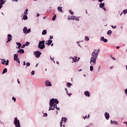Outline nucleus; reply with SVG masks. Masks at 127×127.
I'll list each match as a JSON object with an SVG mask.
<instances>
[{
    "mask_svg": "<svg viewBox=\"0 0 127 127\" xmlns=\"http://www.w3.org/2000/svg\"><path fill=\"white\" fill-rule=\"evenodd\" d=\"M65 91H66V93H68V90H67V88H65Z\"/></svg>",
    "mask_w": 127,
    "mask_h": 127,
    "instance_id": "nucleus-53",
    "label": "nucleus"
},
{
    "mask_svg": "<svg viewBox=\"0 0 127 127\" xmlns=\"http://www.w3.org/2000/svg\"><path fill=\"white\" fill-rule=\"evenodd\" d=\"M89 118H90V114H88L87 116V119H89Z\"/></svg>",
    "mask_w": 127,
    "mask_h": 127,
    "instance_id": "nucleus-52",
    "label": "nucleus"
},
{
    "mask_svg": "<svg viewBox=\"0 0 127 127\" xmlns=\"http://www.w3.org/2000/svg\"><path fill=\"white\" fill-rule=\"evenodd\" d=\"M53 45H54V44H52L51 45V46H53Z\"/></svg>",
    "mask_w": 127,
    "mask_h": 127,
    "instance_id": "nucleus-61",
    "label": "nucleus"
},
{
    "mask_svg": "<svg viewBox=\"0 0 127 127\" xmlns=\"http://www.w3.org/2000/svg\"><path fill=\"white\" fill-rule=\"evenodd\" d=\"M45 43V40H43L42 41H40L38 46V48H40V49H44V48H45V45H44Z\"/></svg>",
    "mask_w": 127,
    "mask_h": 127,
    "instance_id": "nucleus-3",
    "label": "nucleus"
},
{
    "mask_svg": "<svg viewBox=\"0 0 127 127\" xmlns=\"http://www.w3.org/2000/svg\"><path fill=\"white\" fill-rule=\"evenodd\" d=\"M100 69H101V67H98V70H100Z\"/></svg>",
    "mask_w": 127,
    "mask_h": 127,
    "instance_id": "nucleus-60",
    "label": "nucleus"
},
{
    "mask_svg": "<svg viewBox=\"0 0 127 127\" xmlns=\"http://www.w3.org/2000/svg\"><path fill=\"white\" fill-rule=\"evenodd\" d=\"M50 39H53V36H50Z\"/></svg>",
    "mask_w": 127,
    "mask_h": 127,
    "instance_id": "nucleus-46",
    "label": "nucleus"
},
{
    "mask_svg": "<svg viewBox=\"0 0 127 127\" xmlns=\"http://www.w3.org/2000/svg\"><path fill=\"white\" fill-rule=\"evenodd\" d=\"M112 68H113V66H111V69H112Z\"/></svg>",
    "mask_w": 127,
    "mask_h": 127,
    "instance_id": "nucleus-64",
    "label": "nucleus"
},
{
    "mask_svg": "<svg viewBox=\"0 0 127 127\" xmlns=\"http://www.w3.org/2000/svg\"><path fill=\"white\" fill-rule=\"evenodd\" d=\"M17 45H18V49H20V47H21V44L20 43H16Z\"/></svg>",
    "mask_w": 127,
    "mask_h": 127,
    "instance_id": "nucleus-20",
    "label": "nucleus"
},
{
    "mask_svg": "<svg viewBox=\"0 0 127 127\" xmlns=\"http://www.w3.org/2000/svg\"><path fill=\"white\" fill-rule=\"evenodd\" d=\"M90 71H93L94 70V68L93 67V65H91L90 67Z\"/></svg>",
    "mask_w": 127,
    "mask_h": 127,
    "instance_id": "nucleus-31",
    "label": "nucleus"
},
{
    "mask_svg": "<svg viewBox=\"0 0 127 127\" xmlns=\"http://www.w3.org/2000/svg\"><path fill=\"white\" fill-rule=\"evenodd\" d=\"M27 31V27H24L23 29V32L24 33H26Z\"/></svg>",
    "mask_w": 127,
    "mask_h": 127,
    "instance_id": "nucleus-21",
    "label": "nucleus"
},
{
    "mask_svg": "<svg viewBox=\"0 0 127 127\" xmlns=\"http://www.w3.org/2000/svg\"><path fill=\"white\" fill-rule=\"evenodd\" d=\"M56 20V14H55L52 18V20Z\"/></svg>",
    "mask_w": 127,
    "mask_h": 127,
    "instance_id": "nucleus-29",
    "label": "nucleus"
},
{
    "mask_svg": "<svg viewBox=\"0 0 127 127\" xmlns=\"http://www.w3.org/2000/svg\"><path fill=\"white\" fill-rule=\"evenodd\" d=\"M105 117L106 120H109V119H110V114L106 112L105 114Z\"/></svg>",
    "mask_w": 127,
    "mask_h": 127,
    "instance_id": "nucleus-14",
    "label": "nucleus"
},
{
    "mask_svg": "<svg viewBox=\"0 0 127 127\" xmlns=\"http://www.w3.org/2000/svg\"><path fill=\"white\" fill-rule=\"evenodd\" d=\"M27 19V15H24L22 18V19H24V20H26Z\"/></svg>",
    "mask_w": 127,
    "mask_h": 127,
    "instance_id": "nucleus-22",
    "label": "nucleus"
},
{
    "mask_svg": "<svg viewBox=\"0 0 127 127\" xmlns=\"http://www.w3.org/2000/svg\"><path fill=\"white\" fill-rule=\"evenodd\" d=\"M67 19L69 20H75V16H68L67 17Z\"/></svg>",
    "mask_w": 127,
    "mask_h": 127,
    "instance_id": "nucleus-12",
    "label": "nucleus"
},
{
    "mask_svg": "<svg viewBox=\"0 0 127 127\" xmlns=\"http://www.w3.org/2000/svg\"><path fill=\"white\" fill-rule=\"evenodd\" d=\"M23 65H24V66H25L26 65V63H25V62H23Z\"/></svg>",
    "mask_w": 127,
    "mask_h": 127,
    "instance_id": "nucleus-47",
    "label": "nucleus"
},
{
    "mask_svg": "<svg viewBox=\"0 0 127 127\" xmlns=\"http://www.w3.org/2000/svg\"><path fill=\"white\" fill-rule=\"evenodd\" d=\"M40 14L39 13H37V16H39Z\"/></svg>",
    "mask_w": 127,
    "mask_h": 127,
    "instance_id": "nucleus-58",
    "label": "nucleus"
},
{
    "mask_svg": "<svg viewBox=\"0 0 127 127\" xmlns=\"http://www.w3.org/2000/svg\"><path fill=\"white\" fill-rule=\"evenodd\" d=\"M111 124H114V125H118V122L116 121H113V120L111 121Z\"/></svg>",
    "mask_w": 127,
    "mask_h": 127,
    "instance_id": "nucleus-25",
    "label": "nucleus"
},
{
    "mask_svg": "<svg viewBox=\"0 0 127 127\" xmlns=\"http://www.w3.org/2000/svg\"><path fill=\"white\" fill-rule=\"evenodd\" d=\"M37 65H38V64H36V67H37Z\"/></svg>",
    "mask_w": 127,
    "mask_h": 127,
    "instance_id": "nucleus-63",
    "label": "nucleus"
},
{
    "mask_svg": "<svg viewBox=\"0 0 127 127\" xmlns=\"http://www.w3.org/2000/svg\"><path fill=\"white\" fill-rule=\"evenodd\" d=\"M66 94L68 95V97H70L71 95H72V94L71 93H68V92H66Z\"/></svg>",
    "mask_w": 127,
    "mask_h": 127,
    "instance_id": "nucleus-39",
    "label": "nucleus"
},
{
    "mask_svg": "<svg viewBox=\"0 0 127 127\" xmlns=\"http://www.w3.org/2000/svg\"><path fill=\"white\" fill-rule=\"evenodd\" d=\"M123 13L124 14H126V13H127V9H125V10H123Z\"/></svg>",
    "mask_w": 127,
    "mask_h": 127,
    "instance_id": "nucleus-33",
    "label": "nucleus"
},
{
    "mask_svg": "<svg viewBox=\"0 0 127 127\" xmlns=\"http://www.w3.org/2000/svg\"><path fill=\"white\" fill-rule=\"evenodd\" d=\"M50 59H51V60H53V58H51V57H50Z\"/></svg>",
    "mask_w": 127,
    "mask_h": 127,
    "instance_id": "nucleus-59",
    "label": "nucleus"
},
{
    "mask_svg": "<svg viewBox=\"0 0 127 127\" xmlns=\"http://www.w3.org/2000/svg\"><path fill=\"white\" fill-rule=\"evenodd\" d=\"M103 0H98V1H99V2H102V1H103Z\"/></svg>",
    "mask_w": 127,
    "mask_h": 127,
    "instance_id": "nucleus-51",
    "label": "nucleus"
},
{
    "mask_svg": "<svg viewBox=\"0 0 127 127\" xmlns=\"http://www.w3.org/2000/svg\"><path fill=\"white\" fill-rule=\"evenodd\" d=\"M55 104H56L57 105ZM58 104H59V101H58V99H55L54 98L50 99V108L49 111H51V110H52V111H53L55 110V108L58 110H60V108L59 107H57V105H58Z\"/></svg>",
    "mask_w": 127,
    "mask_h": 127,
    "instance_id": "nucleus-1",
    "label": "nucleus"
},
{
    "mask_svg": "<svg viewBox=\"0 0 127 127\" xmlns=\"http://www.w3.org/2000/svg\"><path fill=\"white\" fill-rule=\"evenodd\" d=\"M7 72V68H4L3 71H2V74H5V73H6Z\"/></svg>",
    "mask_w": 127,
    "mask_h": 127,
    "instance_id": "nucleus-24",
    "label": "nucleus"
},
{
    "mask_svg": "<svg viewBox=\"0 0 127 127\" xmlns=\"http://www.w3.org/2000/svg\"><path fill=\"white\" fill-rule=\"evenodd\" d=\"M34 70H32V72H31V75H34Z\"/></svg>",
    "mask_w": 127,
    "mask_h": 127,
    "instance_id": "nucleus-43",
    "label": "nucleus"
},
{
    "mask_svg": "<svg viewBox=\"0 0 127 127\" xmlns=\"http://www.w3.org/2000/svg\"><path fill=\"white\" fill-rule=\"evenodd\" d=\"M18 52H19L20 53L23 54V53H24V50H23V49H20L18 50Z\"/></svg>",
    "mask_w": 127,
    "mask_h": 127,
    "instance_id": "nucleus-23",
    "label": "nucleus"
},
{
    "mask_svg": "<svg viewBox=\"0 0 127 127\" xmlns=\"http://www.w3.org/2000/svg\"><path fill=\"white\" fill-rule=\"evenodd\" d=\"M68 11H69L70 14H72L73 15V13H74V12L71 11V9L70 10H69Z\"/></svg>",
    "mask_w": 127,
    "mask_h": 127,
    "instance_id": "nucleus-35",
    "label": "nucleus"
},
{
    "mask_svg": "<svg viewBox=\"0 0 127 127\" xmlns=\"http://www.w3.org/2000/svg\"><path fill=\"white\" fill-rule=\"evenodd\" d=\"M14 125L16 127H20V123H19V120L16 117L14 118Z\"/></svg>",
    "mask_w": 127,
    "mask_h": 127,
    "instance_id": "nucleus-5",
    "label": "nucleus"
},
{
    "mask_svg": "<svg viewBox=\"0 0 127 127\" xmlns=\"http://www.w3.org/2000/svg\"><path fill=\"white\" fill-rule=\"evenodd\" d=\"M5 62H6V61H5V60L3 59L2 60V63L1 64H3V65H5Z\"/></svg>",
    "mask_w": 127,
    "mask_h": 127,
    "instance_id": "nucleus-26",
    "label": "nucleus"
},
{
    "mask_svg": "<svg viewBox=\"0 0 127 127\" xmlns=\"http://www.w3.org/2000/svg\"><path fill=\"white\" fill-rule=\"evenodd\" d=\"M34 54H35L36 58H39L40 57V55H41V52L39 51H36L34 53Z\"/></svg>",
    "mask_w": 127,
    "mask_h": 127,
    "instance_id": "nucleus-7",
    "label": "nucleus"
},
{
    "mask_svg": "<svg viewBox=\"0 0 127 127\" xmlns=\"http://www.w3.org/2000/svg\"><path fill=\"white\" fill-rule=\"evenodd\" d=\"M117 49H119L120 48V47H116Z\"/></svg>",
    "mask_w": 127,
    "mask_h": 127,
    "instance_id": "nucleus-57",
    "label": "nucleus"
},
{
    "mask_svg": "<svg viewBox=\"0 0 127 127\" xmlns=\"http://www.w3.org/2000/svg\"><path fill=\"white\" fill-rule=\"evenodd\" d=\"M45 44H46V45H48V46L51 45V44H52V40H48V41H46Z\"/></svg>",
    "mask_w": 127,
    "mask_h": 127,
    "instance_id": "nucleus-10",
    "label": "nucleus"
},
{
    "mask_svg": "<svg viewBox=\"0 0 127 127\" xmlns=\"http://www.w3.org/2000/svg\"><path fill=\"white\" fill-rule=\"evenodd\" d=\"M5 2L3 0H0V9L2 7V4H4Z\"/></svg>",
    "mask_w": 127,
    "mask_h": 127,
    "instance_id": "nucleus-13",
    "label": "nucleus"
},
{
    "mask_svg": "<svg viewBox=\"0 0 127 127\" xmlns=\"http://www.w3.org/2000/svg\"><path fill=\"white\" fill-rule=\"evenodd\" d=\"M8 62H9L8 60H7L6 62V63H5V65L6 66H7V65H8Z\"/></svg>",
    "mask_w": 127,
    "mask_h": 127,
    "instance_id": "nucleus-36",
    "label": "nucleus"
},
{
    "mask_svg": "<svg viewBox=\"0 0 127 127\" xmlns=\"http://www.w3.org/2000/svg\"><path fill=\"white\" fill-rule=\"evenodd\" d=\"M26 45H23L21 47V48H24L25 47Z\"/></svg>",
    "mask_w": 127,
    "mask_h": 127,
    "instance_id": "nucleus-45",
    "label": "nucleus"
},
{
    "mask_svg": "<svg viewBox=\"0 0 127 127\" xmlns=\"http://www.w3.org/2000/svg\"><path fill=\"white\" fill-rule=\"evenodd\" d=\"M67 122V118H62V121L60 123V127H65V123Z\"/></svg>",
    "mask_w": 127,
    "mask_h": 127,
    "instance_id": "nucleus-4",
    "label": "nucleus"
},
{
    "mask_svg": "<svg viewBox=\"0 0 127 127\" xmlns=\"http://www.w3.org/2000/svg\"><path fill=\"white\" fill-rule=\"evenodd\" d=\"M25 11H26V12H27V11H28V9H26V10H25Z\"/></svg>",
    "mask_w": 127,
    "mask_h": 127,
    "instance_id": "nucleus-56",
    "label": "nucleus"
},
{
    "mask_svg": "<svg viewBox=\"0 0 127 127\" xmlns=\"http://www.w3.org/2000/svg\"><path fill=\"white\" fill-rule=\"evenodd\" d=\"M126 70H127V65H126Z\"/></svg>",
    "mask_w": 127,
    "mask_h": 127,
    "instance_id": "nucleus-62",
    "label": "nucleus"
},
{
    "mask_svg": "<svg viewBox=\"0 0 127 127\" xmlns=\"http://www.w3.org/2000/svg\"><path fill=\"white\" fill-rule=\"evenodd\" d=\"M77 57H74V58H72V61H73V62H77V61H78V60L77 59Z\"/></svg>",
    "mask_w": 127,
    "mask_h": 127,
    "instance_id": "nucleus-18",
    "label": "nucleus"
},
{
    "mask_svg": "<svg viewBox=\"0 0 127 127\" xmlns=\"http://www.w3.org/2000/svg\"><path fill=\"white\" fill-rule=\"evenodd\" d=\"M13 1H18V0H12Z\"/></svg>",
    "mask_w": 127,
    "mask_h": 127,
    "instance_id": "nucleus-54",
    "label": "nucleus"
},
{
    "mask_svg": "<svg viewBox=\"0 0 127 127\" xmlns=\"http://www.w3.org/2000/svg\"><path fill=\"white\" fill-rule=\"evenodd\" d=\"M74 20H77L78 21H79L80 19H79V17L75 16Z\"/></svg>",
    "mask_w": 127,
    "mask_h": 127,
    "instance_id": "nucleus-30",
    "label": "nucleus"
},
{
    "mask_svg": "<svg viewBox=\"0 0 127 127\" xmlns=\"http://www.w3.org/2000/svg\"><path fill=\"white\" fill-rule=\"evenodd\" d=\"M7 41H6L7 43H8V42H10V41H11V38H12V36L10 34H8L7 35Z\"/></svg>",
    "mask_w": 127,
    "mask_h": 127,
    "instance_id": "nucleus-9",
    "label": "nucleus"
},
{
    "mask_svg": "<svg viewBox=\"0 0 127 127\" xmlns=\"http://www.w3.org/2000/svg\"><path fill=\"white\" fill-rule=\"evenodd\" d=\"M72 86V84L71 83L68 82L67 83V86L68 87V88H70Z\"/></svg>",
    "mask_w": 127,
    "mask_h": 127,
    "instance_id": "nucleus-28",
    "label": "nucleus"
},
{
    "mask_svg": "<svg viewBox=\"0 0 127 127\" xmlns=\"http://www.w3.org/2000/svg\"><path fill=\"white\" fill-rule=\"evenodd\" d=\"M100 7L102 9H104V10H105V11L106 10H107V9L105 8V3H100Z\"/></svg>",
    "mask_w": 127,
    "mask_h": 127,
    "instance_id": "nucleus-8",
    "label": "nucleus"
},
{
    "mask_svg": "<svg viewBox=\"0 0 127 127\" xmlns=\"http://www.w3.org/2000/svg\"><path fill=\"white\" fill-rule=\"evenodd\" d=\"M30 32V29H28V30H27V32L26 33H29Z\"/></svg>",
    "mask_w": 127,
    "mask_h": 127,
    "instance_id": "nucleus-38",
    "label": "nucleus"
},
{
    "mask_svg": "<svg viewBox=\"0 0 127 127\" xmlns=\"http://www.w3.org/2000/svg\"><path fill=\"white\" fill-rule=\"evenodd\" d=\"M83 119H84V120H86V119H87V115L85 116V117H83Z\"/></svg>",
    "mask_w": 127,
    "mask_h": 127,
    "instance_id": "nucleus-44",
    "label": "nucleus"
},
{
    "mask_svg": "<svg viewBox=\"0 0 127 127\" xmlns=\"http://www.w3.org/2000/svg\"><path fill=\"white\" fill-rule=\"evenodd\" d=\"M85 39H86V41H88L89 40V38L87 36H85Z\"/></svg>",
    "mask_w": 127,
    "mask_h": 127,
    "instance_id": "nucleus-41",
    "label": "nucleus"
},
{
    "mask_svg": "<svg viewBox=\"0 0 127 127\" xmlns=\"http://www.w3.org/2000/svg\"><path fill=\"white\" fill-rule=\"evenodd\" d=\"M124 124H126V125L127 126V122H124Z\"/></svg>",
    "mask_w": 127,
    "mask_h": 127,
    "instance_id": "nucleus-55",
    "label": "nucleus"
},
{
    "mask_svg": "<svg viewBox=\"0 0 127 127\" xmlns=\"http://www.w3.org/2000/svg\"><path fill=\"white\" fill-rule=\"evenodd\" d=\"M45 84H46V86H47L51 87V86H52L51 82L49 80L46 81L45 82Z\"/></svg>",
    "mask_w": 127,
    "mask_h": 127,
    "instance_id": "nucleus-11",
    "label": "nucleus"
},
{
    "mask_svg": "<svg viewBox=\"0 0 127 127\" xmlns=\"http://www.w3.org/2000/svg\"><path fill=\"white\" fill-rule=\"evenodd\" d=\"M26 65H27V66H30V64L29 63H27Z\"/></svg>",
    "mask_w": 127,
    "mask_h": 127,
    "instance_id": "nucleus-42",
    "label": "nucleus"
},
{
    "mask_svg": "<svg viewBox=\"0 0 127 127\" xmlns=\"http://www.w3.org/2000/svg\"><path fill=\"white\" fill-rule=\"evenodd\" d=\"M29 44H30V43H29L28 42H26L25 45H26V46H28V45H29Z\"/></svg>",
    "mask_w": 127,
    "mask_h": 127,
    "instance_id": "nucleus-32",
    "label": "nucleus"
},
{
    "mask_svg": "<svg viewBox=\"0 0 127 127\" xmlns=\"http://www.w3.org/2000/svg\"><path fill=\"white\" fill-rule=\"evenodd\" d=\"M58 10L60 11V12H63V10L62 9V7H58Z\"/></svg>",
    "mask_w": 127,
    "mask_h": 127,
    "instance_id": "nucleus-19",
    "label": "nucleus"
},
{
    "mask_svg": "<svg viewBox=\"0 0 127 127\" xmlns=\"http://www.w3.org/2000/svg\"><path fill=\"white\" fill-rule=\"evenodd\" d=\"M99 53L100 49H98V51L96 50H94V52L92 54L90 60V63H92V62L93 63V64H91V65H96V60L98 58V55Z\"/></svg>",
    "mask_w": 127,
    "mask_h": 127,
    "instance_id": "nucleus-2",
    "label": "nucleus"
},
{
    "mask_svg": "<svg viewBox=\"0 0 127 127\" xmlns=\"http://www.w3.org/2000/svg\"><path fill=\"white\" fill-rule=\"evenodd\" d=\"M24 13L25 14V15H27V14H28V13L25 11L24 12Z\"/></svg>",
    "mask_w": 127,
    "mask_h": 127,
    "instance_id": "nucleus-40",
    "label": "nucleus"
},
{
    "mask_svg": "<svg viewBox=\"0 0 127 127\" xmlns=\"http://www.w3.org/2000/svg\"><path fill=\"white\" fill-rule=\"evenodd\" d=\"M111 27H112V28H113V29H115L116 28H117V26H111Z\"/></svg>",
    "mask_w": 127,
    "mask_h": 127,
    "instance_id": "nucleus-37",
    "label": "nucleus"
},
{
    "mask_svg": "<svg viewBox=\"0 0 127 127\" xmlns=\"http://www.w3.org/2000/svg\"><path fill=\"white\" fill-rule=\"evenodd\" d=\"M17 82L18 84H20V82L19 81V79H17Z\"/></svg>",
    "mask_w": 127,
    "mask_h": 127,
    "instance_id": "nucleus-49",
    "label": "nucleus"
},
{
    "mask_svg": "<svg viewBox=\"0 0 127 127\" xmlns=\"http://www.w3.org/2000/svg\"><path fill=\"white\" fill-rule=\"evenodd\" d=\"M47 33V31L46 30H44L42 33V34L43 35H46V34Z\"/></svg>",
    "mask_w": 127,
    "mask_h": 127,
    "instance_id": "nucleus-17",
    "label": "nucleus"
},
{
    "mask_svg": "<svg viewBox=\"0 0 127 127\" xmlns=\"http://www.w3.org/2000/svg\"><path fill=\"white\" fill-rule=\"evenodd\" d=\"M12 100L13 101H14V102H16V98H15L14 97H13L12 98Z\"/></svg>",
    "mask_w": 127,
    "mask_h": 127,
    "instance_id": "nucleus-34",
    "label": "nucleus"
},
{
    "mask_svg": "<svg viewBox=\"0 0 127 127\" xmlns=\"http://www.w3.org/2000/svg\"><path fill=\"white\" fill-rule=\"evenodd\" d=\"M14 60L18 63V64H20V61L19 60V59H18V56H17V54L14 55Z\"/></svg>",
    "mask_w": 127,
    "mask_h": 127,
    "instance_id": "nucleus-6",
    "label": "nucleus"
},
{
    "mask_svg": "<svg viewBox=\"0 0 127 127\" xmlns=\"http://www.w3.org/2000/svg\"><path fill=\"white\" fill-rule=\"evenodd\" d=\"M44 117H47V114H44Z\"/></svg>",
    "mask_w": 127,
    "mask_h": 127,
    "instance_id": "nucleus-48",
    "label": "nucleus"
},
{
    "mask_svg": "<svg viewBox=\"0 0 127 127\" xmlns=\"http://www.w3.org/2000/svg\"><path fill=\"white\" fill-rule=\"evenodd\" d=\"M111 57L112 58V59H113V60H116V59L115 58H113L112 56H111Z\"/></svg>",
    "mask_w": 127,
    "mask_h": 127,
    "instance_id": "nucleus-50",
    "label": "nucleus"
},
{
    "mask_svg": "<svg viewBox=\"0 0 127 127\" xmlns=\"http://www.w3.org/2000/svg\"><path fill=\"white\" fill-rule=\"evenodd\" d=\"M108 35H111L112 34V30H110L107 32Z\"/></svg>",
    "mask_w": 127,
    "mask_h": 127,
    "instance_id": "nucleus-27",
    "label": "nucleus"
},
{
    "mask_svg": "<svg viewBox=\"0 0 127 127\" xmlns=\"http://www.w3.org/2000/svg\"><path fill=\"white\" fill-rule=\"evenodd\" d=\"M84 95L86 96V97H90V92L88 91H85Z\"/></svg>",
    "mask_w": 127,
    "mask_h": 127,
    "instance_id": "nucleus-15",
    "label": "nucleus"
},
{
    "mask_svg": "<svg viewBox=\"0 0 127 127\" xmlns=\"http://www.w3.org/2000/svg\"><path fill=\"white\" fill-rule=\"evenodd\" d=\"M101 41H103L104 42H108V39H105V38H104V37H101Z\"/></svg>",
    "mask_w": 127,
    "mask_h": 127,
    "instance_id": "nucleus-16",
    "label": "nucleus"
}]
</instances>
